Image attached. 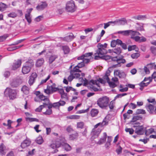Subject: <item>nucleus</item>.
Returning a JSON list of instances; mask_svg holds the SVG:
<instances>
[{
    "label": "nucleus",
    "instance_id": "f257e3e1",
    "mask_svg": "<svg viewBox=\"0 0 156 156\" xmlns=\"http://www.w3.org/2000/svg\"><path fill=\"white\" fill-rule=\"evenodd\" d=\"M107 45V44L105 43L104 44L100 43L98 44L97 46L98 49L96 51V52L94 53V59L95 60L100 59L101 56L107 53V51L106 49Z\"/></svg>",
    "mask_w": 156,
    "mask_h": 156
},
{
    "label": "nucleus",
    "instance_id": "9d476101",
    "mask_svg": "<svg viewBox=\"0 0 156 156\" xmlns=\"http://www.w3.org/2000/svg\"><path fill=\"white\" fill-rule=\"evenodd\" d=\"M113 23L115 25H124L127 23V20L125 18H122L121 19H117L114 21H113Z\"/></svg>",
    "mask_w": 156,
    "mask_h": 156
},
{
    "label": "nucleus",
    "instance_id": "e433bc0d",
    "mask_svg": "<svg viewBox=\"0 0 156 156\" xmlns=\"http://www.w3.org/2000/svg\"><path fill=\"white\" fill-rule=\"evenodd\" d=\"M63 147L65 149L66 151H69L71 149V147L67 143H64Z\"/></svg>",
    "mask_w": 156,
    "mask_h": 156
},
{
    "label": "nucleus",
    "instance_id": "4c0bfd02",
    "mask_svg": "<svg viewBox=\"0 0 156 156\" xmlns=\"http://www.w3.org/2000/svg\"><path fill=\"white\" fill-rule=\"evenodd\" d=\"M26 119L27 121H28L29 122H32L34 121H36L38 122L39 120L37 119V118H29V117H27L26 118Z\"/></svg>",
    "mask_w": 156,
    "mask_h": 156
},
{
    "label": "nucleus",
    "instance_id": "aec40b11",
    "mask_svg": "<svg viewBox=\"0 0 156 156\" xmlns=\"http://www.w3.org/2000/svg\"><path fill=\"white\" fill-rule=\"evenodd\" d=\"M24 65L30 68L31 69V68L34 66V62L32 59H29L27 61L25 62Z\"/></svg>",
    "mask_w": 156,
    "mask_h": 156
},
{
    "label": "nucleus",
    "instance_id": "f704fd0d",
    "mask_svg": "<svg viewBox=\"0 0 156 156\" xmlns=\"http://www.w3.org/2000/svg\"><path fill=\"white\" fill-rule=\"evenodd\" d=\"M117 148L116 150V152L118 154H119L122 153V148L119 145V144H117Z\"/></svg>",
    "mask_w": 156,
    "mask_h": 156
},
{
    "label": "nucleus",
    "instance_id": "8fccbe9b",
    "mask_svg": "<svg viewBox=\"0 0 156 156\" xmlns=\"http://www.w3.org/2000/svg\"><path fill=\"white\" fill-rule=\"evenodd\" d=\"M111 56H110L108 55H103L101 56L100 59L101 58L105 60H108L109 59H111Z\"/></svg>",
    "mask_w": 156,
    "mask_h": 156
},
{
    "label": "nucleus",
    "instance_id": "7c9ffc66",
    "mask_svg": "<svg viewBox=\"0 0 156 156\" xmlns=\"http://www.w3.org/2000/svg\"><path fill=\"white\" fill-rule=\"evenodd\" d=\"M142 119V116L138 115L134 116L131 121V122H135L137 120H141Z\"/></svg>",
    "mask_w": 156,
    "mask_h": 156
},
{
    "label": "nucleus",
    "instance_id": "4d7b16f0",
    "mask_svg": "<svg viewBox=\"0 0 156 156\" xmlns=\"http://www.w3.org/2000/svg\"><path fill=\"white\" fill-rule=\"evenodd\" d=\"M8 37L7 35H4L0 36V42L4 41Z\"/></svg>",
    "mask_w": 156,
    "mask_h": 156
},
{
    "label": "nucleus",
    "instance_id": "2eb2a0df",
    "mask_svg": "<svg viewBox=\"0 0 156 156\" xmlns=\"http://www.w3.org/2000/svg\"><path fill=\"white\" fill-rule=\"evenodd\" d=\"M123 57H124L122 56H119L117 62L118 64L113 65L112 67L114 68L116 67L120 63L123 64L125 63L126 62V61L123 58Z\"/></svg>",
    "mask_w": 156,
    "mask_h": 156
},
{
    "label": "nucleus",
    "instance_id": "f03ea898",
    "mask_svg": "<svg viewBox=\"0 0 156 156\" xmlns=\"http://www.w3.org/2000/svg\"><path fill=\"white\" fill-rule=\"evenodd\" d=\"M108 123V121L105 118L101 122H99L95 125L91 133L93 135L96 136L98 137L101 131L100 128L104 126L107 125Z\"/></svg>",
    "mask_w": 156,
    "mask_h": 156
},
{
    "label": "nucleus",
    "instance_id": "ddd939ff",
    "mask_svg": "<svg viewBox=\"0 0 156 156\" xmlns=\"http://www.w3.org/2000/svg\"><path fill=\"white\" fill-rule=\"evenodd\" d=\"M31 144V141L29 139H27L24 140L22 143L20 147L23 149H24L28 147Z\"/></svg>",
    "mask_w": 156,
    "mask_h": 156
},
{
    "label": "nucleus",
    "instance_id": "39448f33",
    "mask_svg": "<svg viewBox=\"0 0 156 156\" xmlns=\"http://www.w3.org/2000/svg\"><path fill=\"white\" fill-rule=\"evenodd\" d=\"M66 9L68 12H73L76 9L74 2L73 0L68 2L66 5Z\"/></svg>",
    "mask_w": 156,
    "mask_h": 156
},
{
    "label": "nucleus",
    "instance_id": "393cba45",
    "mask_svg": "<svg viewBox=\"0 0 156 156\" xmlns=\"http://www.w3.org/2000/svg\"><path fill=\"white\" fill-rule=\"evenodd\" d=\"M62 48L65 54H68L69 53L70 49L68 46L63 45L62 46Z\"/></svg>",
    "mask_w": 156,
    "mask_h": 156
},
{
    "label": "nucleus",
    "instance_id": "6e6d98bb",
    "mask_svg": "<svg viewBox=\"0 0 156 156\" xmlns=\"http://www.w3.org/2000/svg\"><path fill=\"white\" fill-rule=\"evenodd\" d=\"M125 131L126 132H129L130 134H132L134 131L133 129L128 128H126Z\"/></svg>",
    "mask_w": 156,
    "mask_h": 156
},
{
    "label": "nucleus",
    "instance_id": "3c124183",
    "mask_svg": "<svg viewBox=\"0 0 156 156\" xmlns=\"http://www.w3.org/2000/svg\"><path fill=\"white\" fill-rule=\"evenodd\" d=\"M61 144H52L50 145V147L54 149L55 148H58L61 145Z\"/></svg>",
    "mask_w": 156,
    "mask_h": 156
},
{
    "label": "nucleus",
    "instance_id": "052dcab7",
    "mask_svg": "<svg viewBox=\"0 0 156 156\" xmlns=\"http://www.w3.org/2000/svg\"><path fill=\"white\" fill-rule=\"evenodd\" d=\"M131 38L134 39L136 41H138L140 42V37L139 36H137L135 37H131Z\"/></svg>",
    "mask_w": 156,
    "mask_h": 156
},
{
    "label": "nucleus",
    "instance_id": "49530a36",
    "mask_svg": "<svg viewBox=\"0 0 156 156\" xmlns=\"http://www.w3.org/2000/svg\"><path fill=\"white\" fill-rule=\"evenodd\" d=\"M127 94L126 93L118 94L115 97L114 100H115L117 98H121L123 96L126 95Z\"/></svg>",
    "mask_w": 156,
    "mask_h": 156
},
{
    "label": "nucleus",
    "instance_id": "de8ad7c7",
    "mask_svg": "<svg viewBox=\"0 0 156 156\" xmlns=\"http://www.w3.org/2000/svg\"><path fill=\"white\" fill-rule=\"evenodd\" d=\"M43 114L45 115H50L52 113V110L51 109H48L45 112L43 113Z\"/></svg>",
    "mask_w": 156,
    "mask_h": 156
},
{
    "label": "nucleus",
    "instance_id": "c756f323",
    "mask_svg": "<svg viewBox=\"0 0 156 156\" xmlns=\"http://www.w3.org/2000/svg\"><path fill=\"white\" fill-rule=\"evenodd\" d=\"M99 111L98 109H92L90 111L91 115L92 117H94L97 115Z\"/></svg>",
    "mask_w": 156,
    "mask_h": 156
},
{
    "label": "nucleus",
    "instance_id": "09e8293b",
    "mask_svg": "<svg viewBox=\"0 0 156 156\" xmlns=\"http://www.w3.org/2000/svg\"><path fill=\"white\" fill-rule=\"evenodd\" d=\"M43 142V140L41 137H39L37 139L36 142L39 144H41Z\"/></svg>",
    "mask_w": 156,
    "mask_h": 156
},
{
    "label": "nucleus",
    "instance_id": "2f4dec72",
    "mask_svg": "<svg viewBox=\"0 0 156 156\" xmlns=\"http://www.w3.org/2000/svg\"><path fill=\"white\" fill-rule=\"evenodd\" d=\"M7 8V5L5 4L2 3H0V11H4Z\"/></svg>",
    "mask_w": 156,
    "mask_h": 156
},
{
    "label": "nucleus",
    "instance_id": "bf43d9fd",
    "mask_svg": "<svg viewBox=\"0 0 156 156\" xmlns=\"http://www.w3.org/2000/svg\"><path fill=\"white\" fill-rule=\"evenodd\" d=\"M94 84H91L90 86V90L92 91V90L94 91H98L99 89L93 86Z\"/></svg>",
    "mask_w": 156,
    "mask_h": 156
},
{
    "label": "nucleus",
    "instance_id": "f8f14e48",
    "mask_svg": "<svg viewBox=\"0 0 156 156\" xmlns=\"http://www.w3.org/2000/svg\"><path fill=\"white\" fill-rule=\"evenodd\" d=\"M114 75L115 76H118L121 78H124L126 76L125 72L119 70H115L114 71Z\"/></svg>",
    "mask_w": 156,
    "mask_h": 156
},
{
    "label": "nucleus",
    "instance_id": "58836bf2",
    "mask_svg": "<svg viewBox=\"0 0 156 156\" xmlns=\"http://www.w3.org/2000/svg\"><path fill=\"white\" fill-rule=\"evenodd\" d=\"M136 113L137 114H144L146 113V112L145 110L143 109H138L136 110Z\"/></svg>",
    "mask_w": 156,
    "mask_h": 156
},
{
    "label": "nucleus",
    "instance_id": "603ef678",
    "mask_svg": "<svg viewBox=\"0 0 156 156\" xmlns=\"http://www.w3.org/2000/svg\"><path fill=\"white\" fill-rule=\"evenodd\" d=\"M150 50L153 54L156 55V47L153 46L151 47Z\"/></svg>",
    "mask_w": 156,
    "mask_h": 156
},
{
    "label": "nucleus",
    "instance_id": "680f3d73",
    "mask_svg": "<svg viewBox=\"0 0 156 156\" xmlns=\"http://www.w3.org/2000/svg\"><path fill=\"white\" fill-rule=\"evenodd\" d=\"M138 20H143L147 18L146 15H139L138 16Z\"/></svg>",
    "mask_w": 156,
    "mask_h": 156
},
{
    "label": "nucleus",
    "instance_id": "338daca9",
    "mask_svg": "<svg viewBox=\"0 0 156 156\" xmlns=\"http://www.w3.org/2000/svg\"><path fill=\"white\" fill-rule=\"evenodd\" d=\"M129 106L130 108L132 109H134L136 107V105L133 103H131L129 105Z\"/></svg>",
    "mask_w": 156,
    "mask_h": 156
},
{
    "label": "nucleus",
    "instance_id": "473e14b6",
    "mask_svg": "<svg viewBox=\"0 0 156 156\" xmlns=\"http://www.w3.org/2000/svg\"><path fill=\"white\" fill-rule=\"evenodd\" d=\"M29 90V88L25 85L23 86L21 88V90L24 93L27 94L28 93Z\"/></svg>",
    "mask_w": 156,
    "mask_h": 156
},
{
    "label": "nucleus",
    "instance_id": "79ce46f5",
    "mask_svg": "<svg viewBox=\"0 0 156 156\" xmlns=\"http://www.w3.org/2000/svg\"><path fill=\"white\" fill-rule=\"evenodd\" d=\"M49 89L50 90L51 93L54 92H55L59 90L58 88L53 87V86H49Z\"/></svg>",
    "mask_w": 156,
    "mask_h": 156
},
{
    "label": "nucleus",
    "instance_id": "6e6552de",
    "mask_svg": "<svg viewBox=\"0 0 156 156\" xmlns=\"http://www.w3.org/2000/svg\"><path fill=\"white\" fill-rule=\"evenodd\" d=\"M37 74L36 73H33L29 77L28 83L30 86L32 85L35 82V80L37 77Z\"/></svg>",
    "mask_w": 156,
    "mask_h": 156
},
{
    "label": "nucleus",
    "instance_id": "423d86ee",
    "mask_svg": "<svg viewBox=\"0 0 156 156\" xmlns=\"http://www.w3.org/2000/svg\"><path fill=\"white\" fill-rule=\"evenodd\" d=\"M133 127L135 128V132L138 135H143L145 132L146 127H144L143 125L133 126Z\"/></svg>",
    "mask_w": 156,
    "mask_h": 156
},
{
    "label": "nucleus",
    "instance_id": "ea45409f",
    "mask_svg": "<svg viewBox=\"0 0 156 156\" xmlns=\"http://www.w3.org/2000/svg\"><path fill=\"white\" fill-rule=\"evenodd\" d=\"M140 54L139 53H134L131 55V57L133 59H136L140 56Z\"/></svg>",
    "mask_w": 156,
    "mask_h": 156
},
{
    "label": "nucleus",
    "instance_id": "a211bd4d",
    "mask_svg": "<svg viewBox=\"0 0 156 156\" xmlns=\"http://www.w3.org/2000/svg\"><path fill=\"white\" fill-rule=\"evenodd\" d=\"M5 150L6 147L3 144H1L0 145V155H5L6 153Z\"/></svg>",
    "mask_w": 156,
    "mask_h": 156
},
{
    "label": "nucleus",
    "instance_id": "20e7f679",
    "mask_svg": "<svg viewBox=\"0 0 156 156\" xmlns=\"http://www.w3.org/2000/svg\"><path fill=\"white\" fill-rule=\"evenodd\" d=\"M4 94L5 97H9L10 99L13 100L16 98V93L15 90L7 88L4 91Z\"/></svg>",
    "mask_w": 156,
    "mask_h": 156
},
{
    "label": "nucleus",
    "instance_id": "7ed1b4c3",
    "mask_svg": "<svg viewBox=\"0 0 156 156\" xmlns=\"http://www.w3.org/2000/svg\"><path fill=\"white\" fill-rule=\"evenodd\" d=\"M109 101V98L106 96H104L98 99L97 101V104L100 108L105 109L108 107Z\"/></svg>",
    "mask_w": 156,
    "mask_h": 156
},
{
    "label": "nucleus",
    "instance_id": "774afa93",
    "mask_svg": "<svg viewBox=\"0 0 156 156\" xmlns=\"http://www.w3.org/2000/svg\"><path fill=\"white\" fill-rule=\"evenodd\" d=\"M12 123V121L10 120H8V124H7V126H8V127L7 129H10L12 128V127L11 126V124Z\"/></svg>",
    "mask_w": 156,
    "mask_h": 156
},
{
    "label": "nucleus",
    "instance_id": "864d4df0",
    "mask_svg": "<svg viewBox=\"0 0 156 156\" xmlns=\"http://www.w3.org/2000/svg\"><path fill=\"white\" fill-rule=\"evenodd\" d=\"M84 126V123L83 122L77 123V128L82 129Z\"/></svg>",
    "mask_w": 156,
    "mask_h": 156
},
{
    "label": "nucleus",
    "instance_id": "4468645a",
    "mask_svg": "<svg viewBox=\"0 0 156 156\" xmlns=\"http://www.w3.org/2000/svg\"><path fill=\"white\" fill-rule=\"evenodd\" d=\"M21 60L18 59L17 61H15L12 65V69L15 70L20 67L21 64Z\"/></svg>",
    "mask_w": 156,
    "mask_h": 156
},
{
    "label": "nucleus",
    "instance_id": "13d9d810",
    "mask_svg": "<svg viewBox=\"0 0 156 156\" xmlns=\"http://www.w3.org/2000/svg\"><path fill=\"white\" fill-rule=\"evenodd\" d=\"M50 75H48V76H47V78H46L45 79H44V80H42L40 83V84H42L44 83H45L49 79V78H50Z\"/></svg>",
    "mask_w": 156,
    "mask_h": 156
},
{
    "label": "nucleus",
    "instance_id": "69168bd1",
    "mask_svg": "<svg viewBox=\"0 0 156 156\" xmlns=\"http://www.w3.org/2000/svg\"><path fill=\"white\" fill-rule=\"evenodd\" d=\"M108 83H109L110 87L112 88H114L116 86V84L114 82H110L109 81Z\"/></svg>",
    "mask_w": 156,
    "mask_h": 156
},
{
    "label": "nucleus",
    "instance_id": "a18cd8bd",
    "mask_svg": "<svg viewBox=\"0 0 156 156\" xmlns=\"http://www.w3.org/2000/svg\"><path fill=\"white\" fill-rule=\"evenodd\" d=\"M9 17L14 18L17 16V14L15 12H12L8 14Z\"/></svg>",
    "mask_w": 156,
    "mask_h": 156
},
{
    "label": "nucleus",
    "instance_id": "e2e57ef3",
    "mask_svg": "<svg viewBox=\"0 0 156 156\" xmlns=\"http://www.w3.org/2000/svg\"><path fill=\"white\" fill-rule=\"evenodd\" d=\"M10 73L9 71H6L4 72L3 76L5 78H8L10 76Z\"/></svg>",
    "mask_w": 156,
    "mask_h": 156
},
{
    "label": "nucleus",
    "instance_id": "9b49d317",
    "mask_svg": "<svg viewBox=\"0 0 156 156\" xmlns=\"http://www.w3.org/2000/svg\"><path fill=\"white\" fill-rule=\"evenodd\" d=\"M102 84H105L106 83V81L104 79H102L101 78H99L98 79L96 80H91L90 82V83H92L93 84H95L97 86L99 87V83Z\"/></svg>",
    "mask_w": 156,
    "mask_h": 156
},
{
    "label": "nucleus",
    "instance_id": "c9c22d12",
    "mask_svg": "<svg viewBox=\"0 0 156 156\" xmlns=\"http://www.w3.org/2000/svg\"><path fill=\"white\" fill-rule=\"evenodd\" d=\"M25 19L27 20V21L29 23H31V20L30 17V14L29 12H28L25 14Z\"/></svg>",
    "mask_w": 156,
    "mask_h": 156
},
{
    "label": "nucleus",
    "instance_id": "412c9836",
    "mask_svg": "<svg viewBox=\"0 0 156 156\" xmlns=\"http://www.w3.org/2000/svg\"><path fill=\"white\" fill-rule=\"evenodd\" d=\"M38 98L41 101H44V102L48 103L49 102V99L47 97L44 96L42 94L39 96Z\"/></svg>",
    "mask_w": 156,
    "mask_h": 156
},
{
    "label": "nucleus",
    "instance_id": "0e129e2a",
    "mask_svg": "<svg viewBox=\"0 0 156 156\" xmlns=\"http://www.w3.org/2000/svg\"><path fill=\"white\" fill-rule=\"evenodd\" d=\"M43 18V16H40L36 17L35 19V21L38 22L42 19Z\"/></svg>",
    "mask_w": 156,
    "mask_h": 156
},
{
    "label": "nucleus",
    "instance_id": "f3484780",
    "mask_svg": "<svg viewBox=\"0 0 156 156\" xmlns=\"http://www.w3.org/2000/svg\"><path fill=\"white\" fill-rule=\"evenodd\" d=\"M75 37L72 33H71L68 36L65 37L64 38V40L67 42H69L72 41Z\"/></svg>",
    "mask_w": 156,
    "mask_h": 156
},
{
    "label": "nucleus",
    "instance_id": "1a4fd4ad",
    "mask_svg": "<svg viewBox=\"0 0 156 156\" xmlns=\"http://www.w3.org/2000/svg\"><path fill=\"white\" fill-rule=\"evenodd\" d=\"M48 6V4L45 2H40L36 7V9L38 11L42 10L45 9Z\"/></svg>",
    "mask_w": 156,
    "mask_h": 156
},
{
    "label": "nucleus",
    "instance_id": "37998d69",
    "mask_svg": "<svg viewBox=\"0 0 156 156\" xmlns=\"http://www.w3.org/2000/svg\"><path fill=\"white\" fill-rule=\"evenodd\" d=\"M113 51L114 53L119 55L121 53V49L120 48H118L114 49Z\"/></svg>",
    "mask_w": 156,
    "mask_h": 156
},
{
    "label": "nucleus",
    "instance_id": "5fc2aeb1",
    "mask_svg": "<svg viewBox=\"0 0 156 156\" xmlns=\"http://www.w3.org/2000/svg\"><path fill=\"white\" fill-rule=\"evenodd\" d=\"M152 79L150 77H145L143 80V81L144 82L146 81H149L148 82H147L146 83L147 84H149L150 83Z\"/></svg>",
    "mask_w": 156,
    "mask_h": 156
},
{
    "label": "nucleus",
    "instance_id": "b1692460",
    "mask_svg": "<svg viewBox=\"0 0 156 156\" xmlns=\"http://www.w3.org/2000/svg\"><path fill=\"white\" fill-rule=\"evenodd\" d=\"M132 31L130 30L119 31L118 32V34H122L124 36H128L129 34V33H131Z\"/></svg>",
    "mask_w": 156,
    "mask_h": 156
},
{
    "label": "nucleus",
    "instance_id": "cd10ccee",
    "mask_svg": "<svg viewBox=\"0 0 156 156\" xmlns=\"http://www.w3.org/2000/svg\"><path fill=\"white\" fill-rule=\"evenodd\" d=\"M49 102L48 103H46V102H43V104L44 105V107H46L47 106H48V109H51L52 107H53V104L51 103L49 100Z\"/></svg>",
    "mask_w": 156,
    "mask_h": 156
},
{
    "label": "nucleus",
    "instance_id": "bb28decb",
    "mask_svg": "<svg viewBox=\"0 0 156 156\" xmlns=\"http://www.w3.org/2000/svg\"><path fill=\"white\" fill-rule=\"evenodd\" d=\"M78 136V133L75 132L74 133L72 134L69 135V139L71 140H73L77 138Z\"/></svg>",
    "mask_w": 156,
    "mask_h": 156
},
{
    "label": "nucleus",
    "instance_id": "6ab92c4d",
    "mask_svg": "<svg viewBox=\"0 0 156 156\" xmlns=\"http://www.w3.org/2000/svg\"><path fill=\"white\" fill-rule=\"evenodd\" d=\"M44 62L43 58H41L37 59L36 63V66L37 67H40L42 65Z\"/></svg>",
    "mask_w": 156,
    "mask_h": 156
},
{
    "label": "nucleus",
    "instance_id": "72a5a7b5",
    "mask_svg": "<svg viewBox=\"0 0 156 156\" xmlns=\"http://www.w3.org/2000/svg\"><path fill=\"white\" fill-rule=\"evenodd\" d=\"M154 132V129L153 128H150L148 129L147 130L146 127L145 132V134L146 136H148L150 134Z\"/></svg>",
    "mask_w": 156,
    "mask_h": 156
},
{
    "label": "nucleus",
    "instance_id": "c03bdc74",
    "mask_svg": "<svg viewBox=\"0 0 156 156\" xmlns=\"http://www.w3.org/2000/svg\"><path fill=\"white\" fill-rule=\"evenodd\" d=\"M44 104L40 105L38 108L35 109V111L37 112H40L43 108H44Z\"/></svg>",
    "mask_w": 156,
    "mask_h": 156
},
{
    "label": "nucleus",
    "instance_id": "a878e982",
    "mask_svg": "<svg viewBox=\"0 0 156 156\" xmlns=\"http://www.w3.org/2000/svg\"><path fill=\"white\" fill-rule=\"evenodd\" d=\"M58 58L57 55H54L51 56L49 59L48 62L50 64H51L55 59Z\"/></svg>",
    "mask_w": 156,
    "mask_h": 156
},
{
    "label": "nucleus",
    "instance_id": "0eeeda50",
    "mask_svg": "<svg viewBox=\"0 0 156 156\" xmlns=\"http://www.w3.org/2000/svg\"><path fill=\"white\" fill-rule=\"evenodd\" d=\"M23 82L22 79L20 78H16L13 79L11 83V85L13 87H16L22 84Z\"/></svg>",
    "mask_w": 156,
    "mask_h": 156
},
{
    "label": "nucleus",
    "instance_id": "dca6fc26",
    "mask_svg": "<svg viewBox=\"0 0 156 156\" xmlns=\"http://www.w3.org/2000/svg\"><path fill=\"white\" fill-rule=\"evenodd\" d=\"M107 135L106 133H103V136L102 138H101L100 140L97 143V144L99 145H101L105 142L107 138Z\"/></svg>",
    "mask_w": 156,
    "mask_h": 156
},
{
    "label": "nucleus",
    "instance_id": "c85d7f7f",
    "mask_svg": "<svg viewBox=\"0 0 156 156\" xmlns=\"http://www.w3.org/2000/svg\"><path fill=\"white\" fill-rule=\"evenodd\" d=\"M79 68L76 66L73 69V70H71L70 71V73L71 75H73L75 73L78 72H81V71L79 69Z\"/></svg>",
    "mask_w": 156,
    "mask_h": 156
},
{
    "label": "nucleus",
    "instance_id": "4be33fe9",
    "mask_svg": "<svg viewBox=\"0 0 156 156\" xmlns=\"http://www.w3.org/2000/svg\"><path fill=\"white\" fill-rule=\"evenodd\" d=\"M30 70V68L24 65L22 68V72L23 74H26L28 73Z\"/></svg>",
    "mask_w": 156,
    "mask_h": 156
},
{
    "label": "nucleus",
    "instance_id": "5701e85b",
    "mask_svg": "<svg viewBox=\"0 0 156 156\" xmlns=\"http://www.w3.org/2000/svg\"><path fill=\"white\" fill-rule=\"evenodd\" d=\"M146 108L147 110L150 113H152L154 109V107L153 105L151 104H149L146 105Z\"/></svg>",
    "mask_w": 156,
    "mask_h": 156
},
{
    "label": "nucleus",
    "instance_id": "a19ab883",
    "mask_svg": "<svg viewBox=\"0 0 156 156\" xmlns=\"http://www.w3.org/2000/svg\"><path fill=\"white\" fill-rule=\"evenodd\" d=\"M136 48L137 49V46L136 45H129L128 46V49L129 51L134 50H136V51L137 50H136Z\"/></svg>",
    "mask_w": 156,
    "mask_h": 156
}]
</instances>
